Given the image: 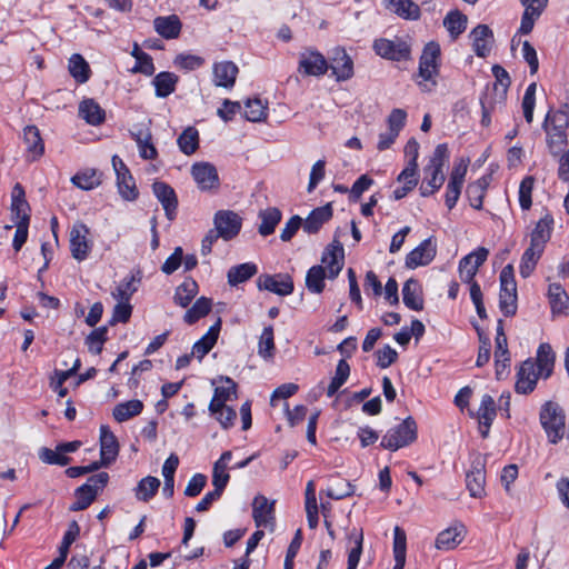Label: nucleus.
I'll return each instance as SVG.
<instances>
[{
	"label": "nucleus",
	"instance_id": "ea45409f",
	"mask_svg": "<svg viewBox=\"0 0 569 569\" xmlns=\"http://www.w3.org/2000/svg\"><path fill=\"white\" fill-rule=\"evenodd\" d=\"M12 220H30L29 204L24 199L23 188L17 183L12 189Z\"/></svg>",
	"mask_w": 569,
	"mask_h": 569
},
{
	"label": "nucleus",
	"instance_id": "dca6fc26",
	"mask_svg": "<svg viewBox=\"0 0 569 569\" xmlns=\"http://www.w3.org/2000/svg\"><path fill=\"white\" fill-rule=\"evenodd\" d=\"M252 517L258 528H274V501H269L264 496L258 495L252 501Z\"/></svg>",
	"mask_w": 569,
	"mask_h": 569
},
{
	"label": "nucleus",
	"instance_id": "4d7b16f0",
	"mask_svg": "<svg viewBox=\"0 0 569 569\" xmlns=\"http://www.w3.org/2000/svg\"><path fill=\"white\" fill-rule=\"evenodd\" d=\"M198 293V284L193 279H186L174 292V301L186 308Z\"/></svg>",
	"mask_w": 569,
	"mask_h": 569
},
{
	"label": "nucleus",
	"instance_id": "bb28decb",
	"mask_svg": "<svg viewBox=\"0 0 569 569\" xmlns=\"http://www.w3.org/2000/svg\"><path fill=\"white\" fill-rule=\"evenodd\" d=\"M548 299L553 316L569 315V296L559 283H550L548 288Z\"/></svg>",
	"mask_w": 569,
	"mask_h": 569
},
{
	"label": "nucleus",
	"instance_id": "a211bd4d",
	"mask_svg": "<svg viewBox=\"0 0 569 569\" xmlns=\"http://www.w3.org/2000/svg\"><path fill=\"white\" fill-rule=\"evenodd\" d=\"M436 253V242L432 238H428L407 254L406 267L416 269L420 266H427L435 259Z\"/></svg>",
	"mask_w": 569,
	"mask_h": 569
},
{
	"label": "nucleus",
	"instance_id": "ddd939ff",
	"mask_svg": "<svg viewBox=\"0 0 569 569\" xmlns=\"http://www.w3.org/2000/svg\"><path fill=\"white\" fill-rule=\"evenodd\" d=\"M259 290H267L281 297L289 296L293 292V281L289 274H261L257 279Z\"/></svg>",
	"mask_w": 569,
	"mask_h": 569
},
{
	"label": "nucleus",
	"instance_id": "c9c22d12",
	"mask_svg": "<svg viewBox=\"0 0 569 569\" xmlns=\"http://www.w3.org/2000/svg\"><path fill=\"white\" fill-rule=\"evenodd\" d=\"M543 251L545 248L535 246L533 243H530V246L525 250L519 264V273L522 278L531 276Z\"/></svg>",
	"mask_w": 569,
	"mask_h": 569
},
{
	"label": "nucleus",
	"instance_id": "c756f323",
	"mask_svg": "<svg viewBox=\"0 0 569 569\" xmlns=\"http://www.w3.org/2000/svg\"><path fill=\"white\" fill-rule=\"evenodd\" d=\"M331 217L332 207L330 203L313 209L302 223L303 231L309 234L318 232Z\"/></svg>",
	"mask_w": 569,
	"mask_h": 569
},
{
	"label": "nucleus",
	"instance_id": "9b49d317",
	"mask_svg": "<svg viewBox=\"0 0 569 569\" xmlns=\"http://www.w3.org/2000/svg\"><path fill=\"white\" fill-rule=\"evenodd\" d=\"M90 230L84 223L73 224L70 231V251L71 256L78 260L87 259L91 251V242L89 240Z\"/></svg>",
	"mask_w": 569,
	"mask_h": 569
},
{
	"label": "nucleus",
	"instance_id": "052dcab7",
	"mask_svg": "<svg viewBox=\"0 0 569 569\" xmlns=\"http://www.w3.org/2000/svg\"><path fill=\"white\" fill-rule=\"evenodd\" d=\"M462 541L461 531L457 528L442 530L436 539V548L440 550H450Z\"/></svg>",
	"mask_w": 569,
	"mask_h": 569
},
{
	"label": "nucleus",
	"instance_id": "338daca9",
	"mask_svg": "<svg viewBox=\"0 0 569 569\" xmlns=\"http://www.w3.org/2000/svg\"><path fill=\"white\" fill-rule=\"evenodd\" d=\"M39 458L48 465L67 466L70 462V458L63 453L59 445L54 450L41 448L39 451Z\"/></svg>",
	"mask_w": 569,
	"mask_h": 569
},
{
	"label": "nucleus",
	"instance_id": "774afa93",
	"mask_svg": "<svg viewBox=\"0 0 569 569\" xmlns=\"http://www.w3.org/2000/svg\"><path fill=\"white\" fill-rule=\"evenodd\" d=\"M76 500L71 505L70 510L71 511H81L87 509L96 499L94 491H91V489H88L84 486L79 487L76 490Z\"/></svg>",
	"mask_w": 569,
	"mask_h": 569
},
{
	"label": "nucleus",
	"instance_id": "473e14b6",
	"mask_svg": "<svg viewBox=\"0 0 569 569\" xmlns=\"http://www.w3.org/2000/svg\"><path fill=\"white\" fill-rule=\"evenodd\" d=\"M385 7L402 19L417 20L420 8L412 0H385Z\"/></svg>",
	"mask_w": 569,
	"mask_h": 569
},
{
	"label": "nucleus",
	"instance_id": "e433bc0d",
	"mask_svg": "<svg viewBox=\"0 0 569 569\" xmlns=\"http://www.w3.org/2000/svg\"><path fill=\"white\" fill-rule=\"evenodd\" d=\"M153 24L156 31L166 39H174L181 31V22L177 16L158 17Z\"/></svg>",
	"mask_w": 569,
	"mask_h": 569
},
{
	"label": "nucleus",
	"instance_id": "4be33fe9",
	"mask_svg": "<svg viewBox=\"0 0 569 569\" xmlns=\"http://www.w3.org/2000/svg\"><path fill=\"white\" fill-rule=\"evenodd\" d=\"M156 198L162 204L166 216L169 220L176 217L178 200L174 190L166 182L157 181L152 184Z\"/></svg>",
	"mask_w": 569,
	"mask_h": 569
},
{
	"label": "nucleus",
	"instance_id": "c85d7f7f",
	"mask_svg": "<svg viewBox=\"0 0 569 569\" xmlns=\"http://www.w3.org/2000/svg\"><path fill=\"white\" fill-rule=\"evenodd\" d=\"M232 459L231 451H224L220 458L214 462L212 469V485L216 490L223 492L227 487L230 475L228 472V465Z\"/></svg>",
	"mask_w": 569,
	"mask_h": 569
},
{
	"label": "nucleus",
	"instance_id": "aec40b11",
	"mask_svg": "<svg viewBox=\"0 0 569 569\" xmlns=\"http://www.w3.org/2000/svg\"><path fill=\"white\" fill-rule=\"evenodd\" d=\"M119 453V443L113 435V432L109 429L108 426L100 427V461L101 467H107L111 462H113Z\"/></svg>",
	"mask_w": 569,
	"mask_h": 569
},
{
	"label": "nucleus",
	"instance_id": "72a5a7b5",
	"mask_svg": "<svg viewBox=\"0 0 569 569\" xmlns=\"http://www.w3.org/2000/svg\"><path fill=\"white\" fill-rule=\"evenodd\" d=\"M402 300L406 307L411 310L420 311L423 309V298L421 288L417 280L409 279L402 287Z\"/></svg>",
	"mask_w": 569,
	"mask_h": 569
},
{
	"label": "nucleus",
	"instance_id": "a878e982",
	"mask_svg": "<svg viewBox=\"0 0 569 569\" xmlns=\"http://www.w3.org/2000/svg\"><path fill=\"white\" fill-rule=\"evenodd\" d=\"M492 74L496 80L491 87H487L485 93L495 97L496 102H506L508 88L511 83L510 77L506 69L498 64L492 67Z\"/></svg>",
	"mask_w": 569,
	"mask_h": 569
},
{
	"label": "nucleus",
	"instance_id": "0eeeda50",
	"mask_svg": "<svg viewBox=\"0 0 569 569\" xmlns=\"http://www.w3.org/2000/svg\"><path fill=\"white\" fill-rule=\"evenodd\" d=\"M328 70L329 63L318 50L307 48L299 53L298 71L303 76L320 77Z\"/></svg>",
	"mask_w": 569,
	"mask_h": 569
},
{
	"label": "nucleus",
	"instance_id": "37998d69",
	"mask_svg": "<svg viewBox=\"0 0 569 569\" xmlns=\"http://www.w3.org/2000/svg\"><path fill=\"white\" fill-rule=\"evenodd\" d=\"M79 116L92 126L100 124L104 120V111L93 99H86L80 103Z\"/></svg>",
	"mask_w": 569,
	"mask_h": 569
},
{
	"label": "nucleus",
	"instance_id": "f8f14e48",
	"mask_svg": "<svg viewBox=\"0 0 569 569\" xmlns=\"http://www.w3.org/2000/svg\"><path fill=\"white\" fill-rule=\"evenodd\" d=\"M130 136L136 141L139 156L144 160H153L158 152L152 142V133L149 123H137L130 129Z\"/></svg>",
	"mask_w": 569,
	"mask_h": 569
},
{
	"label": "nucleus",
	"instance_id": "c03bdc74",
	"mask_svg": "<svg viewBox=\"0 0 569 569\" xmlns=\"http://www.w3.org/2000/svg\"><path fill=\"white\" fill-rule=\"evenodd\" d=\"M68 69L78 83H86L90 79L91 70L84 58L74 53L69 58Z\"/></svg>",
	"mask_w": 569,
	"mask_h": 569
},
{
	"label": "nucleus",
	"instance_id": "58836bf2",
	"mask_svg": "<svg viewBox=\"0 0 569 569\" xmlns=\"http://www.w3.org/2000/svg\"><path fill=\"white\" fill-rule=\"evenodd\" d=\"M486 473L481 467H472L466 476L467 489L471 497L481 498L485 495Z\"/></svg>",
	"mask_w": 569,
	"mask_h": 569
},
{
	"label": "nucleus",
	"instance_id": "a18cd8bd",
	"mask_svg": "<svg viewBox=\"0 0 569 569\" xmlns=\"http://www.w3.org/2000/svg\"><path fill=\"white\" fill-rule=\"evenodd\" d=\"M102 173L96 169H86L79 171L71 178V182L82 189L92 190L101 184Z\"/></svg>",
	"mask_w": 569,
	"mask_h": 569
},
{
	"label": "nucleus",
	"instance_id": "4c0bfd02",
	"mask_svg": "<svg viewBox=\"0 0 569 569\" xmlns=\"http://www.w3.org/2000/svg\"><path fill=\"white\" fill-rule=\"evenodd\" d=\"M178 81V76L172 72L163 71L158 73L152 80L156 96L158 98H166L170 96L172 92H174Z\"/></svg>",
	"mask_w": 569,
	"mask_h": 569
},
{
	"label": "nucleus",
	"instance_id": "6e6d98bb",
	"mask_svg": "<svg viewBox=\"0 0 569 569\" xmlns=\"http://www.w3.org/2000/svg\"><path fill=\"white\" fill-rule=\"evenodd\" d=\"M244 118L251 122H261L267 119L268 107L259 98L248 99L244 103Z\"/></svg>",
	"mask_w": 569,
	"mask_h": 569
},
{
	"label": "nucleus",
	"instance_id": "49530a36",
	"mask_svg": "<svg viewBox=\"0 0 569 569\" xmlns=\"http://www.w3.org/2000/svg\"><path fill=\"white\" fill-rule=\"evenodd\" d=\"M348 541L353 546L350 548L348 553V567L347 569H357L362 553L363 545V532L361 529L353 528L348 533Z\"/></svg>",
	"mask_w": 569,
	"mask_h": 569
},
{
	"label": "nucleus",
	"instance_id": "f3484780",
	"mask_svg": "<svg viewBox=\"0 0 569 569\" xmlns=\"http://www.w3.org/2000/svg\"><path fill=\"white\" fill-rule=\"evenodd\" d=\"M540 377L541 375L536 369L535 361L532 359L525 360L517 372L516 392L520 395L532 392Z\"/></svg>",
	"mask_w": 569,
	"mask_h": 569
},
{
	"label": "nucleus",
	"instance_id": "864d4df0",
	"mask_svg": "<svg viewBox=\"0 0 569 569\" xmlns=\"http://www.w3.org/2000/svg\"><path fill=\"white\" fill-rule=\"evenodd\" d=\"M276 352L274 333L272 326L264 327L258 342V355L269 361L272 360Z\"/></svg>",
	"mask_w": 569,
	"mask_h": 569
},
{
	"label": "nucleus",
	"instance_id": "5701e85b",
	"mask_svg": "<svg viewBox=\"0 0 569 569\" xmlns=\"http://www.w3.org/2000/svg\"><path fill=\"white\" fill-rule=\"evenodd\" d=\"M547 4L548 0H528L526 4H522L525 7V11L518 32L521 34H529L533 29L535 22L545 11Z\"/></svg>",
	"mask_w": 569,
	"mask_h": 569
},
{
	"label": "nucleus",
	"instance_id": "f257e3e1",
	"mask_svg": "<svg viewBox=\"0 0 569 569\" xmlns=\"http://www.w3.org/2000/svg\"><path fill=\"white\" fill-rule=\"evenodd\" d=\"M345 264V249L342 243L335 239L326 247L321 256V264L312 266L306 274V287L311 293H321L325 290V280L336 279Z\"/></svg>",
	"mask_w": 569,
	"mask_h": 569
},
{
	"label": "nucleus",
	"instance_id": "f704fd0d",
	"mask_svg": "<svg viewBox=\"0 0 569 569\" xmlns=\"http://www.w3.org/2000/svg\"><path fill=\"white\" fill-rule=\"evenodd\" d=\"M555 352L549 343H540L536 356V367L542 378L551 376L555 366Z\"/></svg>",
	"mask_w": 569,
	"mask_h": 569
},
{
	"label": "nucleus",
	"instance_id": "de8ad7c7",
	"mask_svg": "<svg viewBox=\"0 0 569 569\" xmlns=\"http://www.w3.org/2000/svg\"><path fill=\"white\" fill-rule=\"evenodd\" d=\"M552 223L550 216L541 218L530 234V243L545 248L551 236Z\"/></svg>",
	"mask_w": 569,
	"mask_h": 569
},
{
	"label": "nucleus",
	"instance_id": "cd10ccee",
	"mask_svg": "<svg viewBox=\"0 0 569 569\" xmlns=\"http://www.w3.org/2000/svg\"><path fill=\"white\" fill-rule=\"evenodd\" d=\"M221 330V319L219 318L216 323H213L209 330L203 335L198 341L193 343L192 355L198 358L200 361L203 357L209 353V351L217 343L219 333Z\"/></svg>",
	"mask_w": 569,
	"mask_h": 569
},
{
	"label": "nucleus",
	"instance_id": "69168bd1",
	"mask_svg": "<svg viewBox=\"0 0 569 569\" xmlns=\"http://www.w3.org/2000/svg\"><path fill=\"white\" fill-rule=\"evenodd\" d=\"M355 491L353 486L345 479L337 478L326 490L329 498L340 500L351 496Z\"/></svg>",
	"mask_w": 569,
	"mask_h": 569
},
{
	"label": "nucleus",
	"instance_id": "e2e57ef3",
	"mask_svg": "<svg viewBox=\"0 0 569 569\" xmlns=\"http://www.w3.org/2000/svg\"><path fill=\"white\" fill-rule=\"evenodd\" d=\"M79 533L80 527L78 522L76 520L71 521L59 546V556L57 558L61 559L62 562H66L70 546L77 540Z\"/></svg>",
	"mask_w": 569,
	"mask_h": 569
},
{
	"label": "nucleus",
	"instance_id": "423d86ee",
	"mask_svg": "<svg viewBox=\"0 0 569 569\" xmlns=\"http://www.w3.org/2000/svg\"><path fill=\"white\" fill-rule=\"evenodd\" d=\"M499 308L506 317L517 312V283L511 264L506 266L500 272Z\"/></svg>",
	"mask_w": 569,
	"mask_h": 569
},
{
	"label": "nucleus",
	"instance_id": "603ef678",
	"mask_svg": "<svg viewBox=\"0 0 569 569\" xmlns=\"http://www.w3.org/2000/svg\"><path fill=\"white\" fill-rule=\"evenodd\" d=\"M467 16L458 10L450 11L443 19V26L452 39H457L467 28Z\"/></svg>",
	"mask_w": 569,
	"mask_h": 569
},
{
	"label": "nucleus",
	"instance_id": "20e7f679",
	"mask_svg": "<svg viewBox=\"0 0 569 569\" xmlns=\"http://www.w3.org/2000/svg\"><path fill=\"white\" fill-rule=\"evenodd\" d=\"M539 420L549 442L556 445L563 438L566 416L558 403L553 401L543 403L540 409Z\"/></svg>",
	"mask_w": 569,
	"mask_h": 569
},
{
	"label": "nucleus",
	"instance_id": "1a4fd4ad",
	"mask_svg": "<svg viewBox=\"0 0 569 569\" xmlns=\"http://www.w3.org/2000/svg\"><path fill=\"white\" fill-rule=\"evenodd\" d=\"M373 50L381 58L392 61L408 60L411 53L410 46L401 39H377L373 42Z\"/></svg>",
	"mask_w": 569,
	"mask_h": 569
},
{
	"label": "nucleus",
	"instance_id": "5fc2aeb1",
	"mask_svg": "<svg viewBox=\"0 0 569 569\" xmlns=\"http://www.w3.org/2000/svg\"><path fill=\"white\" fill-rule=\"evenodd\" d=\"M160 487V480L152 476L142 478L134 488V496L140 501H149L156 496Z\"/></svg>",
	"mask_w": 569,
	"mask_h": 569
},
{
	"label": "nucleus",
	"instance_id": "9d476101",
	"mask_svg": "<svg viewBox=\"0 0 569 569\" xmlns=\"http://www.w3.org/2000/svg\"><path fill=\"white\" fill-rule=\"evenodd\" d=\"M468 166L469 160L461 158L452 168L445 194L446 206L449 210L456 206L460 197Z\"/></svg>",
	"mask_w": 569,
	"mask_h": 569
},
{
	"label": "nucleus",
	"instance_id": "8fccbe9b",
	"mask_svg": "<svg viewBox=\"0 0 569 569\" xmlns=\"http://www.w3.org/2000/svg\"><path fill=\"white\" fill-rule=\"evenodd\" d=\"M139 282V278L134 274H129L118 283L111 295L117 301L130 302L132 295L138 290Z\"/></svg>",
	"mask_w": 569,
	"mask_h": 569
},
{
	"label": "nucleus",
	"instance_id": "39448f33",
	"mask_svg": "<svg viewBox=\"0 0 569 569\" xmlns=\"http://www.w3.org/2000/svg\"><path fill=\"white\" fill-rule=\"evenodd\" d=\"M417 439V423L412 417H407L399 425L390 428L382 437L380 446L396 451L407 447Z\"/></svg>",
	"mask_w": 569,
	"mask_h": 569
},
{
	"label": "nucleus",
	"instance_id": "7ed1b4c3",
	"mask_svg": "<svg viewBox=\"0 0 569 569\" xmlns=\"http://www.w3.org/2000/svg\"><path fill=\"white\" fill-rule=\"evenodd\" d=\"M441 49L438 42H428L420 56L418 77V86L423 92H431L437 86L436 78L439 74Z\"/></svg>",
	"mask_w": 569,
	"mask_h": 569
},
{
	"label": "nucleus",
	"instance_id": "b1692460",
	"mask_svg": "<svg viewBox=\"0 0 569 569\" xmlns=\"http://www.w3.org/2000/svg\"><path fill=\"white\" fill-rule=\"evenodd\" d=\"M497 416L496 402L490 395H483L479 409L477 411V419L479 422V430L483 438L489 435L490 427Z\"/></svg>",
	"mask_w": 569,
	"mask_h": 569
},
{
	"label": "nucleus",
	"instance_id": "4468645a",
	"mask_svg": "<svg viewBox=\"0 0 569 569\" xmlns=\"http://www.w3.org/2000/svg\"><path fill=\"white\" fill-rule=\"evenodd\" d=\"M488 254L487 248L479 247L459 261L458 271L462 282H471L475 279L479 267L487 260Z\"/></svg>",
	"mask_w": 569,
	"mask_h": 569
},
{
	"label": "nucleus",
	"instance_id": "7c9ffc66",
	"mask_svg": "<svg viewBox=\"0 0 569 569\" xmlns=\"http://www.w3.org/2000/svg\"><path fill=\"white\" fill-rule=\"evenodd\" d=\"M23 141L30 160H37L43 154L44 143L36 126H27L23 129Z\"/></svg>",
	"mask_w": 569,
	"mask_h": 569
},
{
	"label": "nucleus",
	"instance_id": "bf43d9fd",
	"mask_svg": "<svg viewBox=\"0 0 569 569\" xmlns=\"http://www.w3.org/2000/svg\"><path fill=\"white\" fill-rule=\"evenodd\" d=\"M349 375H350L349 363L345 359L339 360L337 368H336V373H335L333 378L331 379V381L328 386V389H327V396L329 398L333 397L336 395V392L346 383V381L349 378Z\"/></svg>",
	"mask_w": 569,
	"mask_h": 569
},
{
	"label": "nucleus",
	"instance_id": "f03ea898",
	"mask_svg": "<svg viewBox=\"0 0 569 569\" xmlns=\"http://www.w3.org/2000/svg\"><path fill=\"white\" fill-rule=\"evenodd\" d=\"M569 127V114L565 110H550L543 121L546 141L551 154L559 156L567 146V129Z\"/></svg>",
	"mask_w": 569,
	"mask_h": 569
},
{
	"label": "nucleus",
	"instance_id": "2eb2a0df",
	"mask_svg": "<svg viewBox=\"0 0 569 569\" xmlns=\"http://www.w3.org/2000/svg\"><path fill=\"white\" fill-rule=\"evenodd\" d=\"M329 69L337 81H347L353 77V61L347 51L337 47L332 50Z\"/></svg>",
	"mask_w": 569,
	"mask_h": 569
},
{
	"label": "nucleus",
	"instance_id": "6e6552de",
	"mask_svg": "<svg viewBox=\"0 0 569 569\" xmlns=\"http://www.w3.org/2000/svg\"><path fill=\"white\" fill-rule=\"evenodd\" d=\"M214 232L228 241L236 238L242 227V218L231 210H219L213 218Z\"/></svg>",
	"mask_w": 569,
	"mask_h": 569
},
{
	"label": "nucleus",
	"instance_id": "393cba45",
	"mask_svg": "<svg viewBox=\"0 0 569 569\" xmlns=\"http://www.w3.org/2000/svg\"><path fill=\"white\" fill-rule=\"evenodd\" d=\"M472 48L478 57L485 58L491 49L493 33L487 24H478L470 32Z\"/></svg>",
	"mask_w": 569,
	"mask_h": 569
},
{
	"label": "nucleus",
	"instance_id": "0e129e2a",
	"mask_svg": "<svg viewBox=\"0 0 569 569\" xmlns=\"http://www.w3.org/2000/svg\"><path fill=\"white\" fill-rule=\"evenodd\" d=\"M117 186L119 193L124 200L133 201L137 199L138 190L131 173L126 174V172H122L121 176L117 177Z\"/></svg>",
	"mask_w": 569,
	"mask_h": 569
},
{
	"label": "nucleus",
	"instance_id": "3c124183",
	"mask_svg": "<svg viewBox=\"0 0 569 569\" xmlns=\"http://www.w3.org/2000/svg\"><path fill=\"white\" fill-rule=\"evenodd\" d=\"M281 211L278 208H267L259 212L261 223L259 226V233L263 237L274 232L277 224L281 220Z\"/></svg>",
	"mask_w": 569,
	"mask_h": 569
},
{
	"label": "nucleus",
	"instance_id": "6ab92c4d",
	"mask_svg": "<svg viewBox=\"0 0 569 569\" xmlns=\"http://www.w3.org/2000/svg\"><path fill=\"white\" fill-rule=\"evenodd\" d=\"M191 174L202 191L217 189L219 187V177L217 169L209 162L194 163L191 168Z\"/></svg>",
	"mask_w": 569,
	"mask_h": 569
},
{
	"label": "nucleus",
	"instance_id": "09e8293b",
	"mask_svg": "<svg viewBox=\"0 0 569 569\" xmlns=\"http://www.w3.org/2000/svg\"><path fill=\"white\" fill-rule=\"evenodd\" d=\"M224 385L214 389L213 397L209 403V410H214L219 406H224L227 401L236 396L237 385L230 378H224Z\"/></svg>",
	"mask_w": 569,
	"mask_h": 569
},
{
	"label": "nucleus",
	"instance_id": "412c9836",
	"mask_svg": "<svg viewBox=\"0 0 569 569\" xmlns=\"http://www.w3.org/2000/svg\"><path fill=\"white\" fill-rule=\"evenodd\" d=\"M239 69L232 61L216 62L212 66V81L216 87L233 88Z\"/></svg>",
	"mask_w": 569,
	"mask_h": 569
},
{
	"label": "nucleus",
	"instance_id": "680f3d73",
	"mask_svg": "<svg viewBox=\"0 0 569 569\" xmlns=\"http://www.w3.org/2000/svg\"><path fill=\"white\" fill-rule=\"evenodd\" d=\"M211 310V300L201 297L196 300L193 306L184 313V321L189 325L197 322L200 318L207 316Z\"/></svg>",
	"mask_w": 569,
	"mask_h": 569
},
{
	"label": "nucleus",
	"instance_id": "2f4dec72",
	"mask_svg": "<svg viewBox=\"0 0 569 569\" xmlns=\"http://www.w3.org/2000/svg\"><path fill=\"white\" fill-rule=\"evenodd\" d=\"M423 182L420 187L422 197H429L437 192L445 182L443 170L426 166L423 169Z\"/></svg>",
	"mask_w": 569,
	"mask_h": 569
},
{
	"label": "nucleus",
	"instance_id": "a19ab883",
	"mask_svg": "<svg viewBox=\"0 0 569 569\" xmlns=\"http://www.w3.org/2000/svg\"><path fill=\"white\" fill-rule=\"evenodd\" d=\"M143 410V403L141 400L132 399L129 401L118 403L113 410L112 416L116 421L124 422L132 417L140 415Z\"/></svg>",
	"mask_w": 569,
	"mask_h": 569
},
{
	"label": "nucleus",
	"instance_id": "79ce46f5",
	"mask_svg": "<svg viewBox=\"0 0 569 569\" xmlns=\"http://www.w3.org/2000/svg\"><path fill=\"white\" fill-rule=\"evenodd\" d=\"M257 272V264L252 262L233 266L228 270L227 273L228 283L232 287L238 286L239 283H242L252 278Z\"/></svg>",
	"mask_w": 569,
	"mask_h": 569
},
{
	"label": "nucleus",
	"instance_id": "13d9d810",
	"mask_svg": "<svg viewBox=\"0 0 569 569\" xmlns=\"http://www.w3.org/2000/svg\"><path fill=\"white\" fill-rule=\"evenodd\" d=\"M177 143L181 152H183L184 154L190 156L194 153L199 147L198 130L193 127H188L178 137Z\"/></svg>",
	"mask_w": 569,
	"mask_h": 569
}]
</instances>
